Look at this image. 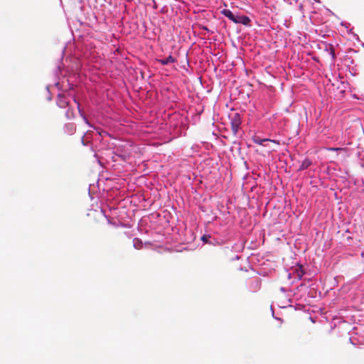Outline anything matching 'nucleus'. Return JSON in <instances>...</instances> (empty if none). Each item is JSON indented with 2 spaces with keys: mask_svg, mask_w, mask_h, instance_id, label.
<instances>
[{
  "mask_svg": "<svg viewBox=\"0 0 364 364\" xmlns=\"http://www.w3.org/2000/svg\"><path fill=\"white\" fill-rule=\"evenodd\" d=\"M231 128L232 131L234 134H236L240 128L241 124V119L240 116L238 113L234 114L232 117L231 118Z\"/></svg>",
  "mask_w": 364,
  "mask_h": 364,
  "instance_id": "f257e3e1",
  "label": "nucleus"
},
{
  "mask_svg": "<svg viewBox=\"0 0 364 364\" xmlns=\"http://www.w3.org/2000/svg\"><path fill=\"white\" fill-rule=\"evenodd\" d=\"M252 141L255 143V144H259V145H262V146H267V143H269V142H275L274 140H271V139H261L259 138V136H254L252 138Z\"/></svg>",
  "mask_w": 364,
  "mask_h": 364,
  "instance_id": "f03ea898",
  "label": "nucleus"
},
{
  "mask_svg": "<svg viewBox=\"0 0 364 364\" xmlns=\"http://www.w3.org/2000/svg\"><path fill=\"white\" fill-rule=\"evenodd\" d=\"M236 21H237L234 22L235 23H241L245 26L250 25V23L251 21L250 18L247 16H237Z\"/></svg>",
  "mask_w": 364,
  "mask_h": 364,
  "instance_id": "7ed1b4c3",
  "label": "nucleus"
},
{
  "mask_svg": "<svg viewBox=\"0 0 364 364\" xmlns=\"http://www.w3.org/2000/svg\"><path fill=\"white\" fill-rule=\"evenodd\" d=\"M220 13L223 15H224L225 16H226L227 18H228L232 22L237 21H236L237 16L234 15L233 13L230 9H223L220 11Z\"/></svg>",
  "mask_w": 364,
  "mask_h": 364,
  "instance_id": "20e7f679",
  "label": "nucleus"
},
{
  "mask_svg": "<svg viewBox=\"0 0 364 364\" xmlns=\"http://www.w3.org/2000/svg\"><path fill=\"white\" fill-rule=\"evenodd\" d=\"M58 105L61 108H65L68 105V102L64 96H59L58 99Z\"/></svg>",
  "mask_w": 364,
  "mask_h": 364,
  "instance_id": "39448f33",
  "label": "nucleus"
},
{
  "mask_svg": "<svg viewBox=\"0 0 364 364\" xmlns=\"http://www.w3.org/2000/svg\"><path fill=\"white\" fill-rule=\"evenodd\" d=\"M175 61H176L175 58L171 55H169L166 58L159 60V62L160 63H161L162 65H168L169 63H173Z\"/></svg>",
  "mask_w": 364,
  "mask_h": 364,
  "instance_id": "423d86ee",
  "label": "nucleus"
},
{
  "mask_svg": "<svg viewBox=\"0 0 364 364\" xmlns=\"http://www.w3.org/2000/svg\"><path fill=\"white\" fill-rule=\"evenodd\" d=\"M311 165V161L309 159H306L305 160H304L302 161L301 164L300 165V166L299 168V171L304 170V169L307 168L308 167H309Z\"/></svg>",
  "mask_w": 364,
  "mask_h": 364,
  "instance_id": "0eeeda50",
  "label": "nucleus"
},
{
  "mask_svg": "<svg viewBox=\"0 0 364 364\" xmlns=\"http://www.w3.org/2000/svg\"><path fill=\"white\" fill-rule=\"evenodd\" d=\"M67 119H70L74 117V112L73 109H68L65 113Z\"/></svg>",
  "mask_w": 364,
  "mask_h": 364,
  "instance_id": "6e6552de",
  "label": "nucleus"
},
{
  "mask_svg": "<svg viewBox=\"0 0 364 364\" xmlns=\"http://www.w3.org/2000/svg\"><path fill=\"white\" fill-rule=\"evenodd\" d=\"M66 127L68 129V130L70 132V133H73L74 131H75V127L73 126V124H68L66 125Z\"/></svg>",
  "mask_w": 364,
  "mask_h": 364,
  "instance_id": "1a4fd4ad",
  "label": "nucleus"
},
{
  "mask_svg": "<svg viewBox=\"0 0 364 364\" xmlns=\"http://www.w3.org/2000/svg\"><path fill=\"white\" fill-rule=\"evenodd\" d=\"M328 150H330V151H343L344 149L332 147V148H329Z\"/></svg>",
  "mask_w": 364,
  "mask_h": 364,
  "instance_id": "9d476101",
  "label": "nucleus"
},
{
  "mask_svg": "<svg viewBox=\"0 0 364 364\" xmlns=\"http://www.w3.org/2000/svg\"><path fill=\"white\" fill-rule=\"evenodd\" d=\"M153 7L156 8V1H154Z\"/></svg>",
  "mask_w": 364,
  "mask_h": 364,
  "instance_id": "9b49d317",
  "label": "nucleus"
},
{
  "mask_svg": "<svg viewBox=\"0 0 364 364\" xmlns=\"http://www.w3.org/2000/svg\"><path fill=\"white\" fill-rule=\"evenodd\" d=\"M121 156L122 157V159H123L124 160H126V156Z\"/></svg>",
  "mask_w": 364,
  "mask_h": 364,
  "instance_id": "f8f14e48",
  "label": "nucleus"
},
{
  "mask_svg": "<svg viewBox=\"0 0 364 364\" xmlns=\"http://www.w3.org/2000/svg\"><path fill=\"white\" fill-rule=\"evenodd\" d=\"M85 121L86 122V123H87V124H88V121L87 120V119H86V118H85Z\"/></svg>",
  "mask_w": 364,
  "mask_h": 364,
  "instance_id": "ddd939ff",
  "label": "nucleus"
},
{
  "mask_svg": "<svg viewBox=\"0 0 364 364\" xmlns=\"http://www.w3.org/2000/svg\"><path fill=\"white\" fill-rule=\"evenodd\" d=\"M331 53L333 54L334 53V50L333 49H331Z\"/></svg>",
  "mask_w": 364,
  "mask_h": 364,
  "instance_id": "4468645a",
  "label": "nucleus"
},
{
  "mask_svg": "<svg viewBox=\"0 0 364 364\" xmlns=\"http://www.w3.org/2000/svg\"><path fill=\"white\" fill-rule=\"evenodd\" d=\"M237 7L240 8V9H242V7L237 6Z\"/></svg>",
  "mask_w": 364,
  "mask_h": 364,
  "instance_id": "2eb2a0df",
  "label": "nucleus"
}]
</instances>
